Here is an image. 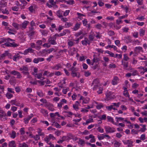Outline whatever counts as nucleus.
<instances>
[{"mask_svg": "<svg viewBox=\"0 0 147 147\" xmlns=\"http://www.w3.org/2000/svg\"><path fill=\"white\" fill-rule=\"evenodd\" d=\"M94 85L93 90H96L98 87L101 86L99 80L98 79L96 78L94 80L92 83V85Z\"/></svg>", "mask_w": 147, "mask_h": 147, "instance_id": "obj_1", "label": "nucleus"}, {"mask_svg": "<svg viewBox=\"0 0 147 147\" xmlns=\"http://www.w3.org/2000/svg\"><path fill=\"white\" fill-rule=\"evenodd\" d=\"M6 114L3 110L0 109V119L1 121H4L7 119Z\"/></svg>", "mask_w": 147, "mask_h": 147, "instance_id": "obj_2", "label": "nucleus"}, {"mask_svg": "<svg viewBox=\"0 0 147 147\" xmlns=\"http://www.w3.org/2000/svg\"><path fill=\"white\" fill-rule=\"evenodd\" d=\"M104 128L106 133L107 134L113 133L115 131L114 128L111 127L109 126H105Z\"/></svg>", "mask_w": 147, "mask_h": 147, "instance_id": "obj_3", "label": "nucleus"}, {"mask_svg": "<svg viewBox=\"0 0 147 147\" xmlns=\"http://www.w3.org/2000/svg\"><path fill=\"white\" fill-rule=\"evenodd\" d=\"M106 96L108 100L113 99L115 96L113 94L110 92L107 91L105 93Z\"/></svg>", "mask_w": 147, "mask_h": 147, "instance_id": "obj_4", "label": "nucleus"}, {"mask_svg": "<svg viewBox=\"0 0 147 147\" xmlns=\"http://www.w3.org/2000/svg\"><path fill=\"white\" fill-rule=\"evenodd\" d=\"M29 23V22L28 21L25 20L20 25V27L22 30H24L26 28Z\"/></svg>", "mask_w": 147, "mask_h": 147, "instance_id": "obj_5", "label": "nucleus"}, {"mask_svg": "<svg viewBox=\"0 0 147 147\" xmlns=\"http://www.w3.org/2000/svg\"><path fill=\"white\" fill-rule=\"evenodd\" d=\"M3 45L6 47H16L18 46V45L15 43L14 42H13L12 43H10L9 42H6Z\"/></svg>", "mask_w": 147, "mask_h": 147, "instance_id": "obj_6", "label": "nucleus"}, {"mask_svg": "<svg viewBox=\"0 0 147 147\" xmlns=\"http://www.w3.org/2000/svg\"><path fill=\"white\" fill-rule=\"evenodd\" d=\"M56 40V37H55L54 36H53L49 38L48 40L49 42L51 45H55L57 44V43L55 41Z\"/></svg>", "mask_w": 147, "mask_h": 147, "instance_id": "obj_7", "label": "nucleus"}, {"mask_svg": "<svg viewBox=\"0 0 147 147\" xmlns=\"http://www.w3.org/2000/svg\"><path fill=\"white\" fill-rule=\"evenodd\" d=\"M51 68L55 70H58L62 68V64L59 63L55 64Z\"/></svg>", "mask_w": 147, "mask_h": 147, "instance_id": "obj_8", "label": "nucleus"}, {"mask_svg": "<svg viewBox=\"0 0 147 147\" xmlns=\"http://www.w3.org/2000/svg\"><path fill=\"white\" fill-rule=\"evenodd\" d=\"M123 40L126 44H128L131 42V38L129 36H126L124 37Z\"/></svg>", "mask_w": 147, "mask_h": 147, "instance_id": "obj_9", "label": "nucleus"}, {"mask_svg": "<svg viewBox=\"0 0 147 147\" xmlns=\"http://www.w3.org/2000/svg\"><path fill=\"white\" fill-rule=\"evenodd\" d=\"M34 50L31 48L29 47L24 51V55H26L29 53H34Z\"/></svg>", "mask_w": 147, "mask_h": 147, "instance_id": "obj_10", "label": "nucleus"}, {"mask_svg": "<svg viewBox=\"0 0 147 147\" xmlns=\"http://www.w3.org/2000/svg\"><path fill=\"white\" fill-rule=\"evenodd\" d=\"M82 44L83 45L86 46L87 44L89 45L90 44V42L88 40V39L87 38H85L84 39L81 41Z\"/></svg>", "mask_w": 147, "mask_h": 147, "instance_id": "obj_11", "label": "nucleus"}, {"mask_svg": "<svg viewBox=\"0 0 147 147\" xmlns=\"http://www.w3.org/2000/svg\"><path fill=\"white\" fill-rule=\"evenodd\" d=\"M77 49L73 47L69 49V53L71 55H73L77 52Z\"/></svg>", "mask_w": 147, "mask_h": 147, "instance_id": "obj_12", "label": "nucleus"}, {"mask_svg": "<svg viewBox=\"0 0 147 147\" xmlns=\"http://www.w3.org/2000/svg\"><path fill=\"white\" fill-rule=\"evenodd\" d=\"M119 80V78L115 76L112 80L111 83L113 85H115L118 83Z\"/></svg>", "mask_w": 147, "mask_h": 147, "instance_id": "obj_13", "label": "nucleus"}, {"mask_svg": "<svg viewBox=\"0 0 147 147\" xmlns=\"http://www.w3.org/2000/svg\"><path fill=\"white\" fill-rule=\"evenodd\" d=\"M123 142L124 144H127L128 147H132L133 145L132 144L133 142L130 140H127L126 141H123Z\"/></svg>", "mask_w": 147, "mask_h": 147, "instance_id": "obj_14", "label": "nucleus"}, {"mask_svg": "<svg viewBox=\"0 0 147 147\" xmlns=\"http://www.w3.org/2000/svg\"><path fill=\"white\" fill-rule=\"evenodd\" d=\"M7 5L6 0H2L0 2V7L1 8L5 7Z\"/></svg>", "mask_w": 147, "mask_h": 147, "instance_id": "obj_15", "label": "nucleus"}, {"mask_svg": "<svg viewBox=\"0 0 147 147\" xmlns=\"http://www.w3.org/2000/svg\"><path fill=\"white\" fill-rule=\"evenodd\" d=\"M81 24L80 23H76L74 27L72 28L73 31H76L79 29L80 26Z\"/></svg>", "mask_w": 147, "mask_h": 147, "instance_id": "obj_16", "label": "nucleus"}, {"mask_svg": "<svg viewBox=\"0 0 147 147\" xmlns=\"http://www.w3.org/2000/svg\"><path fill=\"white\" fill-rule=\"evenodd\" d=\"M121 65L123 66V69H125L128 67V63L126 62V61H124L123 60H122L121 61Z\"/></svg>", "mask_w": 147, "mask_h": 147, "instance_id": "obj_17", "label": "nucleus"}, {"mask_svg": "<svg viewBox=\"0 0 147 147\" xmlns=\"http://www.w3.org/2000/svg\"><path fill=\"white\" fill-rule=\"evenodd\" d=\"M67 136L69 140L70 139H73L75 141H76L77 140L76 138L75 137L74 138V137H75V136L74 135H72L71 134H67Z\"/></svg>", "mask_w": 147, "mask_h": 147, "instance_id": "obj_18", "label": "nucleus"}, {"mask_svg": "<svg viewBox=\"0 0 147 147\" xmlns=\"http://www.w3.org/2000/svg\"><path fill=\"white\" fill-rule=\"evenodd\" d=\"M107 121L111 122L113 124H115L116 125H117L115 123H114V119L113 117L110 116H107Z\"/></svg>", "mask_w": 147, "mask_h": 147, "instance_id": "obj_19", "label": "nucleus"}, {"mask_svg": "<svg viewBox=\"0 0 147 147\" xmlns=\"http://www.w3.org/2000/svg\"><path fill=\"white\" fill-rule=\"evenodd\" d=\"M9 82L11 85H14L15 84L16 82V80L15 79V77H12L10 79Z\"/></svg>", "mask_w": 147, "mask_h": 147, "instance_id": "obj_20", "label": "nucleus"}, {"mask_svg": "<svg viewBox=\"0 0 147 147\" xmlns=\"http://www.w3.org/2000/svg\"><path fill=\"white\" fill-rule=\"evenodd\" d=\"M9 54L7 51H5L4 53L0 55V60L3 59L5 57L8 55Z\"/></svg>", "mask_w": 147, "mask_h": 147, "instance_id": "obj_21", "label": "nucleus"}, {"mask_svg": "<svg viewBox=\"0 0 147 147\" xmlns=\"http://www.w3.org/2000/svg\"><path fill=\"white\" fill-rule=\"evenodd\" d=\"M94 35L93 32H92L90 34H89L88 36V40L89 41H92L93 40L94 38Z\"/></svg>", "mask_w": 147, "mask_h": 147, "instance_id": "obj_22", "label": "nucleus"}, {"mask_svg": "<svg viewBox=\"0 0 147 147\" xmlns=\"http://www.w3.org/2000/svg\"><path fill=\"white\" fill-rule=\"evenodd\" d=\"M145 30L142 28L140 29L139 30V34L140 36L142 37L144 35Z\"/></svg>", "mask_w": 147, "mask_h": 147, "instance_id": "obj_23", "label": "nucleus"}, {"mask_svg": "<svg viewBox=\"0 0 147 147\" xmlns=\"http://www.w3.org/2000/svg\"><path fill=\"white\" fill-rule=\"evenodd\" d=\"M63 13V11L59 10L56 12V15L59 18H61L63 17L62 14Z\"/></svg>", "mask_w": 147, "mask_h": 147, "instance_id": "obj_24", "label": "nucleus"}, {"mask_svg": "<svg viewBox=\"0 0 147 147\" xmlns=\"http://www.w3.org/2000/svg\"><path fill=\"white\" fill-rule=\"evenodd\" d=\"M32 74L35 77H37V78L38 79H40L41 78L42 76V75L41 73L37 74H35L34 72H32Z\"/></svg>", "mask_w": 147, "mask_h": 147, "instance_id": "obj_25", "label": "nucleus"}, {"mask_svg": "<svg viewBox=\"0 0 147 147\" xmlns=\"http://www.w3.org/2000/svg\"><path fill=\"white\" fill-rule=\"evenodd\" d=\"M20 56V55L18 53H16L13 57V60L14 61H16L17 59H19V57Z\"/></svg>", "mask_w": 147, "mask_h": 147, "instance_id": "obj_26", "label": "nucleus"}, {"mask_svg": "<svg viewBox=\"0 0 147 147\" xmlns=\"http://www.w3.org/2000/svg\"><path fill=\"white\" fill-rule=\"evenodd\" d=\"M19 70L20 71H28V68L26 65H23L19 68Z\"/></svg>", "mask_w": 147, "mask_h": 147, "instance_id": "obj_27", "label": "nucleus"}, {"mask_svg": "<svg viewBox=\"0 0 147 147\" xmlns=\"http://www.w3.org/2000/svg\"><path fill=\"white\" fill-rule=\"evenodd\" d=\"M71 75L72 76V77L73 78L75 77H79V73L78 72H73V71H71Z\"/></svg>", "mask_w": 147, "mask_h": 147, "instance_id": "obj_28", "label": "nucleus"}, {"mask_svg": "<svg viewBox=\"0 0 147 147\" xmlns=\"http://www.w3.org/2000/svg\"><path fill=\"white\" fill-rule=\"evenodd\" d=\"M0 11L3 14H8L9 13V12L7 10V9L6 8L4 9L3 8H1V9H0Z\"/></svg>", "mask_w": 147, "mask_h": 147, "instance_id": "obj_29", "label": "nucleus"}, {"mask_svg": "<svg viewBox=\"0 0 147 147\" xmlns=\"http://www.w3.org/2000/svg\"><path fill=\"white\" fill-rule=\"evenodd\" d=\"M134 50L135 52H139L140 51H142V48L140 46L136 47L135 48Z\"/></svg>", "mask_w": 147, "mask_h": 147, "instance_id": "obj_30", "label": "nucleus"}, {"mask_svg": "<svg viewBox=\"0 0 147 147\" xmlns=\"http://www.w3.org/2000/svg\"><path fill=\"white\" fill-rule=\"evenodd\" d=\"M12 25L17 30H18L19 28L20 25L16 23H13L12 24Z\"/></svg>", "mask_w": 147, "mask_h": 147, "instance_id": "obj_31", "label": "nucleus"}, {"mask_svg": "<svg viewBox=\"0 0 147 147\" xmlns=\"http://www.w3.org/2000/svg\"><path fill=\"white\" fill-rule=\"evenodd\" d=\"M41 32L42 35L46 36L47 35L48 32V30H41Z\"/></svg>", "mask_w": 147, "mask_h": 147, "instance_id": "obj_32", "label": "nucleus"}, {"mask_svg": "<svg viewBox=\"0 0 147 147\" xmlns=\"http://www.w3.org/2000/svg\"><path fill=\"white\" fill-rule=\"evenodd\" d=\"M50 115L51 117H53L56 116H57L58 117L60 116L58 112H56L55 113H51L50 114Z\"/></svg>", "mask_w": 147, "mask_h": 147, "instance_id": "obj_33", "label": "nucleus"}, {"mask_svg": "<svg viewBox=\"0 0 147 147\" xmlns=\"http://www.w3.org/2000/svg\"><path fill=\"white\" fill-rule=\"evenodd\" d=\"M8 146L9 147H16V144L14 141H12L10 142Z\"/></svg>", "mask_w": 147, "mask_h": 147, "instance_id": "obj_34", "label": "nucleus"}, {"mask_svg": "<svg viewBox=\"0 0 147 147\" xmlns=\"http://www.w3.org/2000/svg\"><path fill=\"white\" fill-rule=\"evenodd\" d=\"M75 43L72 41L70 40H67V44L69 47H71L74 45Z\"/></svg>", "mask_w": 147, "mask_h": 147, "instance_id": "obj_35", "label": "nucleus"}, {"mask_svg": "<svg viewBox=\"0 0 147 147\" xmlns=\"http://www.w3.org/2000/svg\"><path fill=\"white\" fill-rule=\"evenodd\" d=\"M115 119H116V121L117 122H119L121 121H124V118L121 117H115Z\"/></svg>", "mask_w": 147, "mask_h": 147, "instance_id": "obj_36", "label": "nucleus"}, {"mask_svg": "<svg viewBox=\"0 0 147 147\" xmlns=\"http://www.w3.org/2000/svg\"><path fill=\"white\" fill-rule=\"evenodd\" d=\"M18 147H28V145L25 143L23 142L18 145Z\"/></svg>", "mask_w": 147, "mask_h": 147, "instance_id": "obj_37", "label": "nucleus"}, {"mask_svg": "<svg viewBox=\"0 0 147 147\" xmlns=\"http://www.w3.org/2000/svg\"><path fill=\"white\" fill-rule=\"evenodd\" d=\"M123 94L126 97H127L128 98H130V95L127 91H123Z\"/></svg>", "mask_w": 147, "mask_h": 147, "instance_id": "obj_38", "label": "nucleus"}, {"mask_svg": "<svg viewBox=\"0 0 147 147\" xmlns=\"http://www.w3.org/2000/svg\"><path fill=\"white\" fill-rule=\"evenodd\" d=\"M94 27L98 29H100L102 27V25L99 23H98L94 25Z\"/></svg>", "mask_w": 147, "mask_h": 147, "instance_id": "obj_39", "label": "nucleus"}, {"mask_svg": "<svg viewBox=\"0 0 147 147\" xmlns=\"http://www.w3.org/2000/svg\"><path fill=\"white\" fill-rule=\"evenodd\" d=\"M123 60L124 61H127L129 59V58L126 54L123 55Z\"/></svg>", "mask_w": 147, "mask_h": 147, "instance_id": "obj_40", "label": "nucleus"}, {"mask_svg": "<svg viewBox=\"0 0 147 147\" xmlns=\"http://www.w3.org/2000/svg\"><path fill=\"white\" fill-rule=\"evenodd\" d=\"M142 125V127L140 129V131L142 132H144L146 130V125Z\"/></svg>", "mask_w": 147, "mask_h": 147, "instance_id": "obj_41", "label": "nucleus"}, {"mask_svg": "<svg viewBox=\"0 0 147 147\" xmlns=\"http://www.w3.org/2000/svg\"><path fill=\"white\" fill-rule=\"evenodd\" d=\"M11 137L14 138L16 136V133L14 131H12L11 133L10 134Z\"/></svg>", "mask_w": 147, "mask_h": 147, "instance_id": "obj_42", "label": "nucleus"}, {"mask_svg": "<svg viewBox=\"0 0 147 147\" xmlns=\"http://www.w3.org/2000/svg\"><path fill=\"white\" fill-rule=\"evenodd\" d=\"M5 95L8 99H10L13 96V95L12 94H11L9 92H7L6 94Z\"/></svg>", "mask_w": 147, "mask_h": 147, "instance_id": "obj_43", "label": "nucleus"}, {"mask_svg": "<svg viewBox=\"0 0 147 147\" xmlns=\"http://www.w3.org/2000/svg\"><path fill=\"white\" fill-rule=\"evenodd\" d=\"M0 40L2 43L8 42L7 38H0Z\"/></svg>", "mask_w": 147, "mask_h": 147, "instance_id": "obj_44", "label": "nucleus"}, {"mask_svg": "<svg viewBox=\"0 0 147 147\" xmlns=\"http://www.w3.org/2000/svg\"><path fill=\"white\" fill-rule=\"evenodd\" d=\"M107 34L109 36H111L114 35L115 33L113 31L110 30L108 31Z\"/></svg>", "mask_w": 147, "mask_h": 147, "instance_id": "obj_45", "label": "nucleus"}, {"mask_svg": "<svg viewBox=\"0 0 147 147\" xmlns=\"http://www.w3.org/2000/svg\"><path fill=\"white\" fill-rule=\"evenodd\" d=\"M105 53L107 54H109L111 57H114V54L111 51H105Z\"/></svg>", "mask_w": 147, "mask_h": 147, "instance_id": "obj_46", "label": "nucleus"}, {"mask_svg": "<svg viewBox=\"0 0 147 147\" xmlns=\"http://www.w3.org/2000/svg\"><path fill=\"white\" fill-rule=\"evenodd\" d=\"M54 58V56L53 55H50L46 59V60L48 62H50L53 58Z\"/></svg>", "mask_w": 147, "mask_h": 147, "instance_id": "obj_47", "label": "nucleus"}, {"mask_svg": "<svg viewBox=\"0 0 147 147\" xmlns=\"http://www.w3.org/2000/svg\"><path fill=\"white\" fill-rule=\"evenodd\" d=\"M61 139H62L63 141H65L68 142L69 141V138H68L67 136H63Z\"/></svg>", "mask_w": 147, "mask_h": 147, "instance_id": "obj_48", "label": "nucleus"}, {"mask_svg": "<svg viewBox=\"0 0 147 147\" xmlns=\"http://www.w3.org/2000/svg\"><path fill=\"white\" fill-rule=\"evenodd\" d=\"M112 104L113 107L115 106L116 107H118L120 105V103L119 102H118L117 103H112Z\"/></svg>", "mask_w": 147, "mask_h": 147, "instance_id": "obj_49", "label": "nucleus"}, {"mask_svg": "<svg viewBox=\"0 0 147 147\" xmlns=\"http://www.w3.org/2000/svg\"><path fill=\"white\" fill-rule=\"evenodd\" d=\"M113 48V49L114 50H116L117 49V47L115 46H114L113 45H108L107 47V48Z\"/></svg>", "mask_w": 147, "mask_h": 147, "instance_id": "obj_50", "label": "nucleus"}, {"mask_svg": "<svg viewBox=\"0 0 147 147\" xmlns=\"http://www.w3.org/2000/svg\"><path fill=\"white\" fill-rule=\"evenodd\" d=\"M51 139L48 136H47L44 139V141L47 144L49 143V141Z\"/></svg>", "mask_w": 147, "mask_h": 147, "instance_id": "obj_51", "label": "nucleus"}, {"mask_svg": "<svg viewBox=\"0 0 147 147\" xmlns=\"http://www.w3.org/2000/svg\"><path fill=\"white\" fill-rule=\"evenodd\" d=\"M14 30L11 28L9 29V31H7V33L10 34H14V33L13 32H14Z\"/></svg>", "mask_w": 147, "mask_h": 147, "instance_id": "obj_52", "label": "nucleus"}, {"mask_svg": "<svg viewBox=\"0 0 147 147\" xmlns=\"http://www.w3.org/2000/svg\"><path fill=\"white\" fill-rule=\"evenodd\" d=\"M103 107V104L102 103H100L98 105L96 106V108L98 109H100Z\"/></svg>", "mask_w": 147, "mask_h": 147, "instance_id": "obj_53", "label": "nucleus"}, {"mask_svg": "<svg viewBox=\"0 0 147 147\" xmlns=\"http://www.w3.org/2000/svg\"><path fill=\"white\" fill-rule=\"evenodd\" d=\"M91 74V73L88 71H85L84 72V75L86 77H88Z\"/></svg>", "mask_w": 147, "mask_h": 147, "instance_id": "obj_54", "label": "nucleus"}, {"mask_svg": "<svg viewBox=\"0 0 147 147\" xmlns=\"http://www.w3.org/2000/svg\"><path fill=\"white\" fill-rule=\"evenodd\" d=\"M83 25L86 26L88 24H87V21L86 19H84L82 21Z\"/></svg>", "mask_w": 147, "mask_h": 147, "instance_id": "obj_55", "label": "nucleus"}, {"mask_svg": "<svg viewBox=\"0 0 147 147\" xmlns=\"http://www.w3.org/2000/svg\"><path fill=\"white\" fill-rule=\"evenodd\" d=\"M89 98H84L83 99L82 102L83 103L86 104L89 102Z\"/></svg>", "mask_w": 147, "mask_h": 147, "instance_id": "obj_56", "label": "nucleus"}, {"mask_svg": "<svg viewBox=\"0 0 147 147\" xmlns=\"http://www.w3.org/2000/svg\"><path fill=\"white\" fill-rule=\"evenodd\" d=\"M113 106L112 104L109 106H106V108L107 110L108 111H111L113 109Z\"/></svg>", "mask_w": 147, "mask_h": 147, "instance_id": "obj_57", "label": "nucleus"}, {"mask_svg": "<svg viewBox=\"0 0 147 147\" xmlns=\"http://www.w3.org/2000/svg\"><path fill=\"white\" fill-rule=\"evenodd\" d=\"M78 144L80 145H82L85 144V142L84 140L80 139L78 141Z\"/></svg>", "mask_w": 147, "mask_h": 147, "instance_id": "obj_58", "label": "nucleus"}, {"mask_svg": "<svg viewBox=\"0 0 147 147\" xmlns=\"http://www.w3.org/2000/svg\"><path fill=\"white\" fill-rule=\"evenodd\" d=\"M37 94L40 97H42L43 95V92L41 91H39L37 92Z\"/></svg>", "mask_w": 147, "mask_h": 147, "instance_id": "obj_59", "label": "nucleus"}, {"mask_svg": "<svg viewBox=\"0 0 147 147\" xmlns=\"http://www.w3.org/2000/svg\"><path fill=\"white\" fill-rule=\"evenodd\" d=\"M106 115L104 114L101 116L99 117V119L101 120H105L106 119Z\"/></svg>", "mask_w": 147, "mask_h": 147, "instance_id": "obj_60", "label": "nucleus"}, {"mask_svg": "<svg viewBox=\"0 0 147 147\" xmlns=\"http://www.w3.org/2000/svg\"><path fill=\"white\" fill-rule=\"evenodd\" d=\"M20 131L21 135H24L25 134L24 129V127L21 128Z\"/></svg>", "mask_w": 147, "mask_h": 147, "instance_id": "obj_61", "label": "nucleus"}, {"mask_svg": "<svg viewBox=\"0 0 147 147\" xmlns=\"http://www.w3.org/2000/svg\"><path fill=\"white\" fill-rule=\"evenodd\" d=\"M69 69L71 71H73L74 72H76L78 70L74 66L72 67Z\"/></svg>", "mask_w": 147, "mask_h": 147, "instance_id": "obj_62", "label": "nucleus"}, {"mask_svg": "<svg viewBox=\"0 0 147 147\" xmlns=\"http://www.w3.org/2000/svg\"><path fill=\"white\" fill-rule=\"evenodd\" d=\"M69 88L68 87L66 88L65 89H63L62 90V92L64 94H66L67 91H69Z\"/></svg>", "mask_w": 147, "mask_h": 147, "instance_id": "obj_63", "label": "nucleus"}, {"mask_svg": "<svg viewBox=\"0 0 147 147\" xmlns=\"http://www.w3.org/2000/svg\"><path fill=\"white\" fill-rule=\"evenodd\" d=\"M19 72L15 71V70H13L11 72V74H12L15 76H16L17 74H18Z\"/></svg>", "mask_w": 147, "mask_h": 147, "instance_id": "obj_64", "label": "nucleus"}]
</instances>
